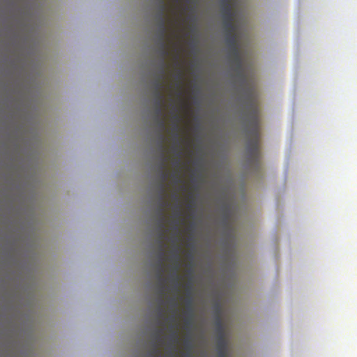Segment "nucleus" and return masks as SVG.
Segmentation results:
<instances>
[{"mask_svg":"<svg viewBox=\"0 0 357 357\" xmlns=\"http://www.w3.org/2000/svg\"><path fill=\"white\" fill-rule=\"evenodd\" d=\"M160 162L159 164V172H160V182L158 185V208L157 210L158 215V261L156 264L157 267V279L158 286V294H159V304L160 306L158 309V316H164L163 309L162 305L163 304V296L165 295V279L163 277L164 273V257H165V245L163 243V238L165 236V208L168 205V203L165 200V181L167 178V173L166 172L165 161L166 157L165 155V151H160Z\"/></svg>","mask_w":357,"mask_h":357,"instance_id":"obj_1","label":"nucleus"},{"mask_svg":"<svg viewBox=\"0 0 357 357\" xmlns=\"http://www.w3.org/2000/svg\"><path fill=\"white\" fill-rule=\"evenodd\" d=\"M245 99L248 109V122L250 126L247 132L248 141L246 146L250 165L257 171L261 169V155L259 149V110L257 98L252 87L245 89Z\"/></svg>","mask_w":357,"mask_h":357,"instance_id":"obj_2","label":"nucleus"},{"mask_svg":"<svg viewBox=\"0 0 357 357\" xmlns=\"http://www.w3.org/2000/svg\"><path fill=\"white\" fill-rule=\"evenodd\" d=\"M167 9L166 5H164L162 1H161V9L159 10L158 14L157 15V18L158 20V37H159V43H160V54L161 56V62H160V76L157 80H155L153 83L154 85V91L155 90H162L163 87L162 79L164 78L165 74V59L169 54L167 48V45L165 43V36L167 32V26H166V21H165V11Z\"/></svg>","mask_w":357,"mask_h":357,"instance_id":"obj_3","label":"nucleus"},{"mask_svg":"<svg viewBox=\"0 0 357 357\" xmlns=\"http://www.w3.org/2000/svg\"><path fill=\"white\" fill-rule=\"evenodd\" d=\"M174 114L172 116V120L174 121L172 131L174 132L173 137H174V139L175 142V144L174 145V149L176 151L177 156H178V159L174 162V165L176 167H180V165H181V160H180L181 151L179 150L180 141H179V133H178L179 130H180L179 123L181 121V116L176 113V111L175 109H174Z\"/></svg>","mask_w":357,"mask_h":357,"instance_id":"obj_4","label":"nucleus"},{"mask_svg":"<svg viewBox=\"0 0 357 357\" xmlns=\"http://www.w3.org/2000/svg\"><path fill=\"white\" fill-rule=\"evenodd\" d=\"M179 247L175 246L174 248L172 251V256L170 257V260L173 262L172 269L174 273L171 275V279L172 282L175 284V290H178V285L180 280V276L178 274V272L180 268V262L181 257L179 255Z\"/></svg>","mask_w":357,"mask_h":357,"instance_id":"obj_5","label":"nucleus"},{"mask_svg":"<svg viewBox=\"0 0 357 357\" xmlns=\"http://www.w3.org/2000/svg\"><path fill=\"white\" fill-rule=\"evenodd\" d=\"M231 64L236 73V77L240 81L242 86L246 84V76L243 68V58H237L231 60Z\"/></svg>","mask_w":357,"mask_h":357,"instance_id":"obj_6","label":"nucleus"},{"mask_svg":"<svg viewBox=\"0 0 357 357\" xmlns=\"http://www.w3.org/2000/svg\"><path fill=\"white\" fill-rule=\"evenodd\" d=\"M175 60V66L176 67L175 72V79H176V86L178 89V96L180 98L182 95L181 88H182V80L183 77V74L182 70L181 69L180 63H179V54L178 51L174 55Z\"/></svg>","mask_w":357,"mask_h":357,"instance_id":"obj_7","label":"nucleus"},{"mask_svg":"<svg viewBox=\"0 0 357 357\" xmlns=\"http://www.w3.org/2000/svg\"><path fill=\"white\" fill-rule=\"evenodd\" d=\"M215 326L217 332L218 333L217 349L218 350L227 349V344L225 338L224 327L220 317H218L217 318V320L215 321Z\"/></svg>","mask_w":357,"mask_h":357,"instance_id":"obj_8","label":"nucleus"},{"mask_svg":"<svg viewBox=\"0 0 357 357\" xmlns=\"http://www.w3.org/2000/svg\"><path fill=\"white\" fill-rule=\"evenodd\" d=\"M221 13L223 20H234V13L233 11V6L229 1L224 0L221 2Z\"/></svg>","mask_w":357,"mask_h":357,"instance_id":"obj_9","label":"nucleus"},{"mask_svg":"<svg viewBox=\"0 0 357 357\" xmlns=\"http://www.w3.org/2000/svg\"><path fill=\"white\" fill-rule=\"evenodd\" d=\"M155 121L158 128V146L160 151H165L164 142L165 137L162 134L165 129V122L163 118H159L155 119Z\"/></svg>","mask_w":357,"mask_h":357,"instance_id":"obj_10","label":"nucleus"},{"mask_svg":"<svg viewBox=\"0 0 357 357\" xmlns=\"http://www.w3.org/2000/svg\"><path fill=\"white\" fill-rule=\"evenodd\" d=\"M193 300L192 297H186L185 300V305L186 310L185 312V314L186 315V318L185 319V324L186 326H190L192 324V317H193Z\"/></svg>","mask_w":357,"mask_h":357,"instance_id":"obj_11","label":"nucleus"},{"mask_svg":"<svg viewBox=\"0 0 357 357\" xmlns=\"http://www.w3.org/2000/svg\"><path fill=\"white\" fill-rule=\"evenodd\" d=\"M225 43L228 50L238 46V40L236 33L225 34Z\"/></svg>","mask_w":357,"mask_h":357,"instance_id":"obj_12","label":"nucleus"},{"mask_svg":"<svg viewBox=\"0 0 357 357\" xmlns=\"http://www.w3.org/2000/svg\"><path fill=\"white\" fill-rule=\"evenodd\" d=\"M222 24L225 34L236 33V26L234 20H222Z\"/></svg>","mask_w":357,"mask_h":357,"instance_id":"obj_13","label":"nucleus"},{"mask_svg":"<svg viewBox=\"0 0 357 357\" xmlns=\"http://www.w3.org/2000/svg\"><path fill=\"white\" fill-rule=\"evenodd\" d=\"M228 50H229V56L230 58V60L242 57L240 45L232 47Z\"/></svg>","mask_w":357,"mask_h":357,"instance_id":"obj_14","label":"nucleus"},{"mask_svg":"<svg viewBox=\"0 0 357 357\" xmlns=\"http://www.w3.org/2000/svg\"><path fill=\"white\" fill-rule=\"evenodd\" d=\"M186 297H192V283L191 280L185 285Z\"/></svg>","mask_w":357,"mask_h":357,"instance_id":"obj_15","label":"nucleus"},{"mask_svg":"<svg viewBox=\"0 0 357 357\" xmlns=\"http://www.w3.org/2000/svg\"><path fill=\"white\" fill-rule=\"evenodd\" d=\"M159 118H163L162 107H158V108H155L154 120Z\"/></svg>","mask_w":357,"mask_h":357,"instance_id":"obj_16","label":"nucleus"},{"mask_svg":"<svg viewBox=\"0 0 357 357\" xmlns=\"http://www.w3.org/2000/svg\"><path fill=\"white\" fill-rule=\"evenodd\" d=\"M162 329H158L155 332V334H154V337H155V340L158 342H162Z\"/></svg>","mask_w":357,"mask_h":357,"instance_id":"obj_17","label":"nucleus"},{"mask_svg":"<svg viewBox=\"0 0 357 357\" xmlns=\"http://www.w3.org/2000/svg\"><path fill=\"white\" fill-rule=\"evenodd\" d=\"M172 176L174 178V182L175 184H178L182 182L179 172H175V173L172 174Z\"/></svg>","mask_w":357,"mask_h":357,"instance_id":"obj_18","label":"nucleus"},{"mask_svg":"<svg viewBox=\"0 0 357 357\" xmlns=\"http://www.w3.org/2000/svg\"><path fill=\"white\" fill-rule=\"evenodd\" d=\"M158 354H160L159 349L158 345L155 344L153 350L149 354V357H155V356Z\"/></svg>","mask_w":357,"mask_h":357,"instance_id":"obj_19","label":"nucleus"},{"mask_svg":"<svg viewBox=\"0 0 357 357\" xmlns=\"http://www.w3.org/2000/svg\"><path fill=\"white\" fill-rule=\"evenodd\" d=\"M155 100L158 99H164V96L162 94V90H155L153 92Z\"/></svg>","mask_w":357,"mask_h":357,"instance_id":"obj_20","label":"nucleus"},{"mask_svg":"<svg viewBox=\"0 0 357 357\" xmlns=\"http://www.w3.org/2000/svg\"><path fill=\"white\" fill-rule=\"evenodd\" d=\"M174 215L178 218L181 216V208L178 204L174 206Z\"/></svg>","mask_w":357,"mask_h":357,"instance_id":"obj_21","label":"nucleus"},{"mask_svg":"<svg viewBox=\"0 0 357 357\" xmlns=\"http://www.w3.org/2000/svg\"><path fill=\"white\" fill-rule=\"evenodd\" d=\"M163 102H164V99L155 100V101H154L155 108H158V107H162Z\"/></svg>","mask_w":357,"mask_h":357,"instance_id":"obj_22","label":"nucleus"},{"mask_svg":"<svg viewBox=\"0 0 357 357\" xmlns=\"http://www.w3.org/2000/svg\"><path fill=\"white\" fill-rule=\"evenodd\" d=\"M218 357H227V349L218 350Z\"/></svg>","mask_w":357,"mask_h":357,"instance_id":"obj_23","label":"nucleus"},{"mask_svg":"<svg viewBox=\"0 0 357 357\" xmlns=\"http://www.w3.org/2000/svg\"><path fill=\"white\" fill-rule=\"evenodd\" d=\"M190 202L188 205V208L189 209L192 208L193 207V206H194V197H193V196L192 195H190Z\"/></svg>","mask_w":357,"mask_h":357,"instance_id":"obj_24","label":"nucleus"},{"mask_svg":"<svg viewBox=\"0 0 357 357\" xmlns=\"http://www.w3.org/2000/svg\"><path fill=\"white\" fill-rule=\"evenodd\" d=\"M170 337L172 340H174L175 342H177V340H178V335L175 331L172 332V333L170 335Z\"/></svg>","mask_w":357,"mask_h":357,"instance_id":"obj_25","label":"nucleus"},{"mask_svg":"<svg viewBox=\"0 0 357 357\" xmlns=\"http://www.w3.org/2000/svg\"><path fill=\"white\" fill-rule=\"evenodd\" d=\"M185 345L188 348H191V343L189 339H185Z\"/></svg>","mask_w":357,"mask_h":357,"instance_id":"obj_26","label":"nucleus"},{"mask_svg":"<svg viewBox=\"0 0 357 357\" xmlns=\"http://www.w3.org/2000/svg\"><path fill=\"white\" fill-rule=\"evenodd\" d=\"M170 301H171L172 304L173 305L174 311H176V303L175 299L174 298H172L170 300Z\"/></svg>","mask_w":357,"mask_h":357,"instance_id":"obj_27","label":"nucleus"},{"mask_svg":"<svg viewBox=\"0 0 357 357\" xmlns=\"http://www.w3.org/2000/svg\"><path fill=\"white\" fill-rule=\"evenodd\" d=\"M172 241L173 243L176 245V242H177V236L176 235H174L172 238Z\"/></svg>","mask_w":357,"mask_h":357,"instance_id":"obj_28","label":"nucleus"},{"mask_svg":"<svg viewBox=\"0 0 357 357\" xmlns=\"http://www.w3.org/2000/svg\"><path fill=\"white\" fill-rule=\"evenodd\" d=\"M169 320L172 322V323H174L176 321V317L175 316H172L169 318Z\"/></svg>","mask_w":357,"mask_h":357,"instance_id":"obj_29","label":"nucleus"},{"mask_svg":"<svg viewBox=\"0 0 357 357\" xmlns=\"http://www.w3.org/2000/svg\"><path fill=\"white\" fill-rule=\"evenodd\" d=\"M161 1L162 0H159V10L161 9ZM162 3L164 5H165V0H162Z\"/></svg>","mask_w":357,"mask_h":357,"instance_id":"obj_30","label":"nucleus"},{"mask_svg":"<svg viewBox=\"0 0 357 357\" xmlns=\"http://www.w3.org/2000/svg\"><path fill=\"white\" fill-rule=\"evenodd\" d=\"M174 199L176 201L178 200V196L176 195V194H174V196H173Z\"/></svg>","mask_w":357,"mask_h":357,"instance_id":"obj_31","label":"nucleus"},{"mask_svg":"<svg viewBox=\"0 0 357 357\" xmlns=\"http://www.w3.org/2000/svg\"><path fill=\"white\" fill-rule=\"evenodd\" d=\"M188 257L191 259H192V258H193V255L192 254H190V253L188 255Z\"/></svg>","mask_w":357,"mask_h":357,"instance_id":"obj_32","label":"nucleus"},{"mask_svg":"<svg viewBox=\"0 0 357 357\" xmlns=\"http://www.w3.org/2000/svg\"><path fill=\"white\" fill-rule=\"evenodd\" d=\"M189 274H190V276L192 275V270L189 271Z\"/></svg>","mask_w":357,"mask_h":357,"instance_id":"obj_33","label":"nucleus"},{"mask_svg":"<svg viewBox=\"0 0 357 357\" xmlns=\"http://www.w3.org/2000/svg\"><path fill=\"white\" fill-rule=\"evenodd\" d=\"M174 229H175V231H178L177 226H175Z\"/></svg>","mask_w":357,"mask_h":357,"instance_id":"obj_34","label":"nucleus"},{"mask_svg":"<svg viewBox=\"0 0 357 357\" xmlns=\"http://www.w3.org/2000/svg\"><path fill=\"white\" fill-rule=\"evenodd\" d=\"M176 2H179L181 0H174Z\"/></svg>","mask_w":357,"mask_h":357,"instance_id":"obj_35","label":"nucleus"}]
</instances>
